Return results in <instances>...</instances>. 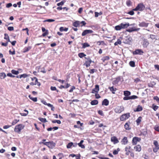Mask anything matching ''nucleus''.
<instances>
[{
	"instance_id": "1",
	"label": "nucleus",
	"mask_w": 159,
	"mask_h": 159,
	"mask_svg": "<svg viewBox=\"0 0 159 159\" xmlns=\"http://www.w3.org/2000/svg\"><path fill=\"white\" fill-rule=\"evenodd\" d=\"M120 38L122 40L123 42L125 43H129L132 40L131 37L129 36H126L124 38L120 37Z\"/></svg>"
},
{
	"instance_id": "2",
	"label": "nucleus",
	"mask_w": 159,
	"mask_h": 159,
	"mask_svg": "<svg viewBox=\"0 0 159 159\" xmlns=\"http://www.w3.org/2000/svg\"><path fill=\"white\" fill-rule=\"evenodd\" d=\"M24 127V126L22 124H19L16 125L14 128V131L17 133H19Z\"/></svg>"
},
{
	"instance_id": "3",
	"label": "nucleus",
	"mask_w": 159,
	"mask_h": 159,
	"mask_svg": "<svg viewBox=\"0 0 159 159\" xmlns=\"http://www.w3.org/2000/svg\"><path fill=\"white\" fill-rule=\"evenodd\" d=\"M85 58L87 60L85 61L84 65H85L86 67H88L90 66V64L92 61L91 60L90 57H85ZM93 62L94 61H93Z\"/></svg>"
},
{
	"instance_id": "4",
	"label": "nucleus",
	"mask_w": 159,
	"mask_h": 159,
	"mask_svg": "<svg viewBox=\"0 0 159 159\" xmlns=\"http://www.w3.org/2000/svg\"><path fill=\"white\" fill-rule=\"evenodd\" d=\"M45 145L47 146L50 148H53L55 145V143L53 141L46 142L44 143Z\"/></svg>"
},
{
	"instance_id": "5",
	"label": "nucleus",
	"mask_w": 159,
	"mask_h": 159,
	"mask_svg": "<svg viewBox=\"0 0 159 159\" xmlns=\"http://www.w3.org/2000/svg\"><path fill=\"white\" fill-rule=\"evenodd\" d=\"M129 117L130 114L129 113L125 114L121 116L120 120L121 121H123L128 118Z\"/></svg>"
},
{
	"instance_id": "6",
	"label": "nucleus",
	"mask_w": 159,
	"mask_h": 159,
	"mask_svg": "<svg viewBox=\"0 0 159 159\" xmlns=\"http://www.w3.org/2000/svg\"><path fill=\"white\" fill-rule=\"evenodd\" d=\"M93 31L90 30H84L82 34V36H84L87 34H92L93 33Z\"/></svg>"
},
{
	"instance_id": "7",
	"label": "nucleus",
	"mask_w": 159,
	"mask_h": 159,
	"mask_svg": "<svg viewBox=\"0 0 159 159\" xmlns=\"http://www.w3.org/2000/svg\"><path fill=\"white\" fill-rule=\"evenodd\" d=\"M141 140L140 138L135 137L133 139L132 143L134 145H135L138 142L140 141Z\"/></svg>"
},
{
	"instance_id": "8",
	"label": "nucleus",
	"mask_w": 159,
	"mask_h": 159,
	"mask_svg": "<svg viewBox=\"0 0 159 159\" xmlns=\"http://www.w3.org/2000/svg\"><path fill=\"white\" fill-rule=\"evenodd\" d=\"M124 107L122 106L118 107L115 109V111L116 113H120L124 111Z\"/></svg>"
},
{
	"instance_id": "9",
	"label": "nucleus",
	"mask_w": 159,
	"mask_h": 159,
	"mask_svg": "<svg viewBox=\"0 0 159 159\" xmlns=\"http://www.w3.org/2000/svg\"><path fill=\"white\" fill-rule=\"evenodd\" d=\"M143 53V51L140 49H138L133 52V54L134 55L139 54L141 55H142Z\"/></svg>"
},
{
	"instance_id": "10",
	"label": "nucleus",
	"mask_w": 159,
	"mask_h": 159,
	"mask_svg": "<svg viewBox=\"0 0 159 159\" xmlns=\"http://www.w3.org/2000/svg\"><path fill=\"white\" fill-rule=\"evenodd\" d=\"M137 6L138 8L139 11H143L145 8V6L142 3L139 4Z\"/></svg>"
},
{
	"instance_id": "11",
	"label": "nucleus",
	"mask_w": 159,
	"mask_h": 159,
	"mask_svg": "<svg viewBox=\"0 0 159 159\" xmlns=\"http://www.w3.org/2000/svg\"><path fill=\"white\" fill-rule=\"evenodd\" d=\"M99 90V86L98 85H96L95 86V88L92 89V93H98Z\"/></svg>"
},
{
	"instance_id": "12",
	"label": "nucleus",
	"mask_w": 159,
	"mask_h": 159,
	"mask_svg": "<svg viewBox=\"0 0 159 159\" xmlns=\"http://www.w3.org/2000/svg\"><path fill=\"white\" fill-rule=\"evenodd\" d=\"M149 44V42L147 39H144L143 41V46L144 48H146Z\"/></svg>"
},
{
	"instance_id": "13",
	"label": "nucleus",
	"mask_w": 159,
	"mask_h": 159,
	"mask_svg": "<svg viewBox=\"0 0 159 159\" xmlns=\"http://www.w3.org/2000/svg\"><path fill=\"white\" fill-rule=\"evenodd\" d=\"M122 29H125V28H127L129 25H134V24H132L131 25H129V23H126V24H123L122 23L120 24Z\"/></svg>"
},
{
	"instance_id": "14",
	"label": "nucleus",
	"mask_w": 159,
	"mask_h": 159,
	"mask_svg": "<svg viewBox=\"0 0 159 159\" xmlns=\"http://www.w3.org/2000/svg\"><path fill=\"white\" fill-rule=\"evenodd\" d=\"M121 77L119 76L116 78L115 80L113 81V84H118L119 82L120 81Z\"/></svg>"
},
{
	"instance_id": "15",
	"label": "nucleus",
	"mask_w": 159,
	"mask_h": 159,
	"mask_svg": "<svg viewBox=\"0 0 159 159\" xmlns=\"http://www.w3.org/2000/svg\"><path fill=\"white\" fill-rule=\"evenodd\" d=\"M148 24H149L148 23H146L144 22H143L140 23L139 24V25L140 27H148Z\"/></svg>"
},
{
	"instance_id": "16",
	"label": "nucleus",
	"mask_w": 159,
	"mask_h": 159,
	"mask_svg": "<svg viewBox=\"0 0 159 159\" xmlns=\"http://www.w3.org/2000/svg\"><path fill=\"white\" fill-rule=\"evenodd\" d=\"M111 140L114 143H117L119 142L115 136H113L111 137Z\"/></svg>"
},
{
	"instance_id": "17",
	"label": "nucleus",
	"mask_w": 159,
	"mask_h": 159,
	"mask_svg": "<svg viewBox=\"0 0 159 159\" xmlns=\"http://www.w3.org/2000/svg\"><path fill=\"white\" fill-rule=\"evenodd\" d=\"M109 103V101L107 99H105L102 101V105H104L107 106L108 105Z\"/></svg>"
},
{
	"instance_id": "18",
	"label": "nucleus",
	"mask_w": 159,
	"mask_h": 159,
	"mask_svg": "<svg viewBox=\"0 0 159 159\" xmlns=\"http://www.w3.org/2000/svg\"><path fill=\"white\" fill-rule=\"evenodd\" d=\"M142 107L140 105H139L137 106V108L135 109H134V111L135 112H139L140 111H142Z\"/></svg>"
},
{
	"instance_id": "19",
	"label": "nucleus",
	"mask_w": 159,
	"mask_h": 159,
	"mask_svg": "<svg viewBox=\"0 0 159 159\" xmlns=\"http://www.w3.org/2000/svg\"><path fill=\"white\" fill-rule=\"evenodd\" d=\"M130 124L129 122H127L125 125L124 127L126 130H129L131 128L129 127Z\"/></svg>"
},
{
	"instance_id": "20",
	"label": "nucleus",
	"mask_w": 159,
	"mask_h": 159,
	"mask_svg": "<svg viewBox=\"0 0 159 159\" xmlns=\"http://www.w3.org/2000/svg\"><path fill=\"white\" fill-rule=\"evenodd\" d=\"M84 141L83 140H81L80 142L77 144V145L80 147L82 148H84L85 146L83 144V143L84 142Z\"/></svg>"
},
{
	"instance_id": "21",
	"label": "nucleus",
	"mask_w": 159,
	"mask_h": 159,
	"mask_svg": "<svg viewBox=\"0 0 159 159\" xmlns=\"http://www.w3.org/2000/svg\"><path fill=\"white\" fill-rule=\"evenodd\" d=\"M109 89L112 92L113 94H115V92L116 90L117 89L116 88H114L113 86L112 87H109Z\"/></svg>"
},
{
	"instance_id": "22",
	"label": "nucleus",
	"mask_w": 159,
	"mask_h": 159,
	"mask_svg": "<svg viewBox=\"0 0 159 159\" xmlns=\"http://www.w3.org/2000/svg\"><path fill=\"white\" fill-rule=\"evenodd\" d=\"M80 25V21H76L73 23V25L75 27L79 26Z\"/></svg>"
},
{
	"instance_id": "23",
	"label": "nucleus",
	"mask_w": 159,
	"mask_h": 159,
	"mask_svg": "<svg viewBox=\"0 0 159 159\" xmlns=\"http://www.w3.org/2000/svg\"><path fill=\"white\" fill-rule=\"evenodd\" d=\"M6 76V74L4 72H2L0 73V78L1 79H4Z\"/></svg>"
},
{
	"instance_id": "24",
	"label": "nucleus",
	"mask_w": 159,
	"mask_h": 159,
	"mask_svg": "<svg viewBox=\"0 0 159 159\" xmlns=\"http://www.w3.org/2000/svg\"><path fill=\"white\" fill-rule=\"evenodd\" d=\"M68 30V28L66 27H61L60 28L59 30L60 31L62 32L63 31H66Z\"/></svg>"
},
{
	"instance_id": "25",
	"label": "nucleus",
	"mask_w": 159,
	"mask_h": 159,
	"mask_svg": "<svg viewBox=\"0 0 159 159\" xmlns=\"http://www.w3.org/2000/svg\"><path fill=\"white\" fill-rule=\"evenodd\" d=\"M122 142L124 144H126L128 142L127 138L126 137H124L122 139Z\"/></svg>"
},
{
	"instance_id": "26",
	"label": "nucleus",
	"mask_w": 159,
	"mask_h": 159,
	"mask_svg": "<svg viewBox=\"0 0 159 159\" xmlns=\"http://www.w3.org/2000/svg\"><path fill=\"white\" fill-rule=\"evenodd\" d=\"M124 94L125 96H128L130 95L131 93L129 91H125L124 92Z\"/></svg>"
},
{
	"instance_id": "27",
	"label": "nucleus",
	"mask_w": 159,
	"mask_h": 159,
	"mask_svg": "<svg viewBox=\"0 0 159 159\" xmlns=\"http://www.w3.org/2000/svg\"><path fill=\"white\" fill-rule=\"evenodd\" d=\"M98 103V101L97 100H95L92 101L91 102V104L92 105H94L97 104Z\"/></svg>"
},
{
	"instance_id": "28",
	"label": "nucleus",
	"mask_w": 159,
	"mask_h": 159,
	"mask_svg": "<svg viewBox=\"0 0 159 159\" xmlns=\"http://www.w3.org/2000/svg\"><path fill=\"white\" fill-rule=\"evenodd\" d=\"M4 35V39L7 40V42H11V41L10 40L9 36H8V35L6 34H5Z\"/></svg>"
},
{
	"instance_id": "29",
	"label": "nucleus",
	"mask_w": 159,
	"mask_h": 159,
	"mask_svg": "<svg viewBox=\"0 0 159 159\" xmlns=\"http://www.w3.org/2000/svg\"><path fill=\"white\" fill-rule=\"evenodd\" d=\"M142 119V117L141 116H139L138 117L137 119L136 120V122L137 123V125H139V123H140L141 119Z\"/></svg>"
},
{
	"instance_id": "30",
	"label": "nucleus",
	"mask_w": 159,
	"mask_h": 159,
	"mask_svg": "<svg viewBox=\"0 0 159 159\" xmlns=\"http://www.w3.org/2000/svg\"><path fill=\"white\" fill-rule=\"evenodd\" d=\"M38 119L41 121L43 123H45L47 122V120L45 118H41V117H39L38 118Z\"/></svg>"
},
{
	"instance_id": "31",
	"label": "nucleus",
	"mask_w": 159,
	"mask_h": 159,
	"mask_svg": "<svg viewBox=\"0 0 159 159\" xmlns=\"http://www.w3.org/2000/svg\"><path fill=\"white\" fill-rule=\"evenodd\" d=\"M153 143L156 147V149H159V145L158 144L157 142L156 141L154 140V141Z\"/></svg>"
},
{
	"instance_id": "32",
	"label": "nucleus",
	"mask_w": 159,
	"mask_h": 159,
	"mask_svg": "<svg viewBox=\"0 0 159 159\" xmlns=\"http://www.w3.org/2000/svg\"><path fill=\"white\" fill-rule=\"evenodd\" d=\"M24 111L26 112V113H20V114L22 116H26L28 114V111L26 110V109H25L24 110Z\"/></svg>"
},
{
	"instance_id": "33",
	"label": "nucleus",
	"mask_w": 159,
	"mask_h": 159,
	"mask_svg": "<svg viewBox=\"0 0 159 159\" xmlns=\"http://www.w3.org/2000/svg\"><path fill=\"white\" fill-rule=\"evenodd\" d=\"M115 29L116 30H119L122 29L121 24L119 25H118L115 27Z\"/></svg>"
},
{
	"instance_id": "34",
	"label": "nucleus",
	"mask_w": 159,
	"mask_h": 159,
	"mask_svg": "<svg viewBox=\"0 0 159 159\" xmlns=\"http://www.w3.org/2000/svg\"><path fill=\"white\" fill-rule=\"evenodd\" d=\"M29 97L30 99H31V100H32V101H34V102H36L37 101V98L36 97V98H32V97H31V96L30 95L29 96Z\"/></svg>"
},
{
	"instance_id": "35",
	"label": "nucleus",
	"mask_w": 159,
	"mask_h": 159,
	"mask_svg": "<svg viewBox=\"0 0 159 159\" xmlns=\"http://www.w3.org/2000/svg\"><path fill=\"white\" fill-rule=\"evenodd\" d=\"M109 59V57L108 56H106L103 57L102 60L103 62H104L105 61L108 60Z\"/></svg>"
},
{
	"instance_id": "36",
	"label": "nucleus",
	"mask_w": 159,
	"mask_h": 159,
	"mask_svg": "<svg viewBox=\"0 0 159 159\" xmlns=\"http://www.w3.org/2000/svg\"><path fill=\"white\" fill-rule=\"evenodd\" d=\"M156 84V83L154 81H152L151 82V83L148 84V86L149 87H153Z\"/></svg>"
},
{
	"instance_id": "37",
	"label": "nucleus",
	"mask_w": 159,
	"mask_h": 159,
	"mask_svg": "<svg viewBox=\"0 0 159 159\" xmlns=\"http://www.w3.org/2000/svg\"><path fill=\"white\" fill-rule=\"evenodd\" d=\"M121 43V40L120 39H118L117 40V41L115 42L114 43V45L115 46H116L118 45V44H120Z\"/></svg>"
},
{
	"instance_id": "38",
	"label": "nucleus",
	"mask_w": 159,
	"mask_h": 159,
	"mask_svg": "<svg viewBox=\"0 0 159 159\" xmlns=\"http://www.w3.org/2000/svg\"><path fill=\"white\" fill-rule=\"evenodd\" d=\"M86 56V55L83 52L80 53L78 54V56H79V57H80L81 58L84 57Z\"/></svg>"
},
{
	"instance_id": "39",
	"label": "nucleus",
	"mask_w": 159,
	"mask_h": 159,
	"mask_svg": "<svg viewBox=\"0 0 159 159\" xmlns=\"http://www.w3.org/2000/svg\"><path fill=\"white\" fill-rule=\"evenodd\" d=\"M129 64L132 67H134L135 66V62L133 61H130L129 62Z\"/></svg>"
},
{
	"instance_id": "40",
	"label": "nucleus",
	"mask_w": 159,
	"mask_h": 159,
	"mask_svg": "<svg viewBox=\"0 0 159 159\" xmlns=\"http://www.w3.org/2000/svg\"><path fill=\"white\" fill-rule=\"evenodd\" d=\"M152 108L153 109L154 111H156L158 108V107L157 106L155 105L154 104H152Z\"/></svg>"
},
{
	"instance_id": "41",
	"label": "nucleus",
	"mask_w": 159,
	"mask_h": 159,
	"mask_svg": "<svg viewBox=\"0 0 159 159\" xmlns=\"http://www.w3.org/2000/svg\"><path fill=\"white\" fill-rule=\"evenodd\" d=\"M31 47H25L24 49V50L23 51V52H26L28 51L30 49H31Z\"/></svg>"
},
{
	"instance_id": "42",
	"label": "nucleus",
	"mask_w": 159,
	"mask_h": 159,
	"mask_svg": "<svg viewBox=\"0 0 159 159\" xmlns=\"http://www.w3.org/2000/svg\"><path fill=\"white\" fill-rule=\"evenodd\" d=\"M11 72L12 74L16 75H17L19 73V72L18 71L16 70H12Z\"/></svg>"
},
{
	"instance_id": "43",
	"label": "nucleus",
	"mask_w": 159,
	"mask_h": 159,
	"mask_svg": "<svg viewBox=\"0 0 159 159\" xmlns=\"http://www.w3.org/2000/svg\"><path fill=\"white\" fill-rule=\"evenodd\" d=\"M28 76V75L26 74H24L20 75L19 78L21 79L22 78H25Z\"/></svg>"
},
{
	"instance_id": "44",
	"label": "nucleus",
	"mask_w": 159,
	"mask_h": 159,
	"mask_svg": "<svg viewBox=\"0 0 159 159\" xmlns=\"http://www.w3.org/2000/svg\"><path fill=\"white\" fill-rule=\"evenodd\" d=\"M19 121V120L15 119L12 123L11 125H14Z\"/></svg>"
},
{
	"instance_id": "45",
	"label": "nucleus",
	"mask_w": 159,
	"mask_h": 159,
	"mask_svg": "<svg viewBox=\"0 0 159 159\" xmlns=\"http://www.w3.org/2000/svg\"><path fill=\"white\" fill-rule=\"evenodd\" d=\"M89 45L87 43H84L83 44L82 48H84L86 47H89Z\"/></svg>"
},
{
	"instance_id": "46",
	"label": "nucleus",
	"mask_w": 159,
	"mask_h": 159,
	"mask_svg": "<svg viewBox=\"0 0 159 159\" xmlns=\"http://www.w3.org/2000/svg\"><path fill=\"white\" fill-rule=\"evenodd\" d=\"M137 30H136L135 29H134V28H132L130 29H127L126 30V31L129 32H132L133 31H136Z\"/></svg>"
},
{
	"instance_id": "47",
	"label": "nucleus",
	"mask_w": 159,
	"mask_h": 159,
	"mask_svg": "<svg viewBox=\"0 0 159 159\" xmlns=\"http://www.w3.org/2000/svg\"><path fill=\"white\" fill-rule=\"evenodd\" d=\"M72 145H73V143L72 142L69 143L67 145V148H71V147L72 146Z\"/></svg>"
},
{
	"instance_id": "48",
	"label": "nucleus",
	"mask_w": 159,
	"mask_h": 159,
	"mask_svg": "<svg viewBox=\"0 0 159 159\" xmlns=\"http://www.w3.org/2000/svg\"><path fill=\"white\" fill-rule=\"evenodd\" d=\"M9 53L10 55H14L15 54V51L14 49H13V52H12L11 50L9 51Z\"/></svg>"
},
{
	"instance_id": "49",
	"label": "nucleus",
	"mask_w": 159,
	"mask_h": 159,
	"mask_svg": "<svg viewBox=\"0 0 159 159\" xmlns=\"http://www.w3.org/2000/svg\"><path fill=\"white\" fill-rule=\"evenodd\" d=\"M131 2L130 0H127L126 2L127 5L129 7L131 5Z\"/></svg>"
},
{
	"instance_id": "50",
	"label": "nucleus",
	"mask_w": 159,
	"mask_h": 159,
	"mask_svg": "<svg viewBox=\"0 0 159 159\" xmlns=\"http://www.w3.org/2000/svg\"><path fill=\"white\" fill-rule=\"evenodd\" d=\"M153 99L154 100H156V101L159 104V98L157 96H154L153 97Z\"/></svg>"
},
{
	"instance_id": "51",
	"label": "nucleus",
	"mask_w": 159,
	"mask_h": 159,
	"mask_svg": "<svg viewBox=\"0 0 159 159\" xmlns=\"http://www.w3.org/2000/svg\"><path fill=\"white\" fill-rule=\"evenodd\" d=\"M55 21V20L52 19H47L44 21V22H52Z\"/></svg>"
},
{
	"instance_id": "52",
	"label": "nucleus",
	"mask_w": 159,
	"mask_h": 159,
	"mask_svg": "<svg viewBox=\"0 0 159 159\" xmlns=\"http://www.w3.org/2000/svg\"><path fill=\"white\" fill-rule=\"evenodd\" d=\"M48 34V30H47L43 34H42V36H43V37H44L45 36H46V35H47V34Z\"/></svg>"
},
{
	"instance_id": "53",
	"label": "nucleus",
	"mask_w": 159,
	"mask_h": 159,
	"mask_svg": "<svg viewBox=\"0 0 159 159\" xmlns=\"http://www.w3.org/2000/svg\"><path fill=\"white\" fill-rule=\"evenodd\" d=\"M64 2H65L64 1H62L61 2L58 3L57 5L58 6L62 5L64 4Z\"/></svg>"
},
{
	"instance_id": "54",
	"label": "nucleus",
	"mask_w": 159,
	"mask_h": 159,
	"mask_svg": "<svg viewBox=\"0 0 159 159\" xmlns=\"http://www.w3.org/2000/svg\"><path fill=\"white\" fill-rule=\"evenodd\" d=\"M130 97V99H135L138 98V97L135 95H132Z\"/></svg>"
},
{
	"instance_id": "55",
	"label": "nucleus",
	"mask_w": 159,
	"mask_h": 159,
	"mask_svg": "<svg viewBox=\"0 0 159 159\" xmlns=\"http://www.w3.org/2000/svg\"><path fill=\"white\" fill-rule=\"evenodd\" d=\"M134 149H141V146L139 145H138L137 146H134Z\"/></svg>"
},
{
	"instance_id": "56",
	"label": "nucleus",
	"mask_w": 159,
	"mask_h": 159,
	"mask_svg": "<svg viewBox=\"0 0 159 159\" xmlns=\"http://www.w3.org/2000/svg\"><path fill=\"white\" fill-rule=\"evenodd\" d=\"M7 75L8 76L12 78H14L15 77V75H13L11 73H8L7 74Z\"/></svg>"
},
{
	"instance_id": "57",
	"label": "nucleus",
	"mask_w": 159,
	"mask_h": 159,
	"mask_svg": "<svg viewBox=\"0 0 159 159\" xmlns=\"http://www.w3.org/2000/svg\"><path fill=\"white\" fill-rule=\"evenodd\" d=\"M125 154L126 155H128L129 153L131 152V151H129V150H125Z\"/></svg>"
},
{
	"instance_id": "58",
	"label": "nucleus",
	"mask_w": 159,
	"mask_h": 159,
	"mask_svg": "<svg viewBox=\"0 0 159 159\" xmlns=\"http://www.w3.org/2000/svg\"><path fill=\"white\" fill-rule=\"evenodd\" d=\"M123 99L125 100H130V96H125L124 97Z\"/></svg>"
},
{
	"instance_id": "59",
	"label": "nucleus",
	"mask_w": 159,
	"mask_h": 159,
	"mask_svg": "<svg viewBox=\"0 0 159 159\" xmlns=\"http://www.w3.org/2000/svg\"><path fill=\"white\" fill-rule=\"evenodd\" d=\"M98 158L100 159H110L109 158L107 157H102L101 156H99L98 157Z\"/></svg>"
},
{
	"instance_id": "60",
	"label": "nucleus",
	"mask_w": 159,
	"mask_h": 159,
	"mask_svg": "<svg viewBox=\"0 0 159 159\" xmlns=\"http://www.w3.org/2000/svg\"><path fill=\"white\" fill-rule=\"evenodd\" d=\"M8 30L10 31H12L14 30V27L12 26H10L8 27Z\"/></svg>"
},
{
	"instance_id": "61",
	"label": "nucleus",
	"mask_w": 159,
	"mask_h": 159,
	"mask_svg": "<svg viewBox=\"0 0 159 159\" xmlns=\"http://www.w3.org/2000/svg\"><path fill=\"white\" fill-rule=\"evenodd\" d=\"M120 150H115L113 152V154L114 155H116L118 153V152Z\"/></svg>"
},
{
	"instance_id": "62",
	"label": "nucleus",
	"mask_w": 159,
	"mask_h": 159,
	"mask_svg": "<svg viewBox=\"0 0 159 159\" xmlns=\"http://www.w3.org/2000/svg\"><path fill=\"white\" fill-rule=\"evenodd\" d=\"M134 82H136V83L139 82L140 81V80L138 78H136L134 79Z\"/></svg>"
},
{
	"instance_id": "63",
	"label": "nucleus",
	"mask_w": 159,
	"mask_h": 159,
	"mask_svg": "<svg viewBox=\"0 0 159 159\" xmlns=\"http://www.w3.org/2000/svg\"><path fill=\"white\" fill-rule=\"evenodd\" d=\"M128 14L131 15H133L134 14V11L132 10L131 11H129Z\"/></svg>"
},
{
	"instance_id": "64",
	"label": "nucleus",
	"mask_w": 159,
	"mask_h": 159,
	"mask_svg": "<svg viewBox=\"0 0 159 159\" xmlns=\"http://www.w3.org/2000/svg\"><path fill=\"white\" fill-rule=\"evenodd\" d=\"M98 114L101 116H103L104 115L103 113V111L102 110H99L98 111Z\"/></svg>"
}]
</instances>
